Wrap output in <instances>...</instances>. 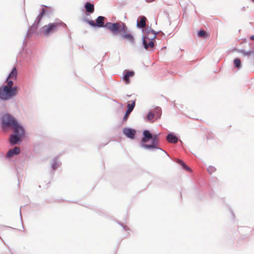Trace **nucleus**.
Listing matches in <instances>:
<instances>
[{
    "mask_svg": "<svg viewBox=\"0 0 254 254\" xmlns=\"http://www.w3.org/2000/svg\"><path fill=\"white\" fill-rule=\"evenodd\" d=\"M112 33L113 35H118L122 40H126L132 45L135 44L134 36L130 32L126 24L121 21L117 22Z\"/></svg>",
    "mask_w": 254,
    "mask_h": 254,
    "instance_id": "obj_1",
    "label": "nucleus"
},
{
    "mask_svg": "<svg viewBox=\"0 0 254 254\" xmlns=\"http://www.w3.org/2000/svg\"><path fill=\"white\" fill-rule=\"evenodd\" d=\"M12 130L13 132L9 135V143L12 145H19L22 140V138L25 136V129L24 127L18 122Z\"/></svg>",
    "mask_w": 254,
    "mask_h": 254,
    "instance_id": "obj_2",
    "label": "nucleus"
},
{
    "mask_svg": "<svg viewBox=\"0 0 254 254\" xmlns=\"http://www.w3.org/2000/svg\"><path fill=\"white\" fill-rule=\"evenodd\" d=\"M18 122L17 119L8 113H4L1 117L0 125L4 130H12Z\"/></svg>",
    "mask_w": 254,
    "mask_h": 254,
    "instance_id": "obj_3",
    "label": "nucleus"
},
{
    "mask_svg": "<svg viewBox=\"0 0 254 254\" xmlns=\"http://www.w3.org/2000/svg\"><path fill=\"white\" fill-rule=\"evenodd\" d=\"M59 27L65 28L66 27V25L62 21L59 20L58 22L51 23L48 25H44L42 27V30L43 32V34L45 36H48L54 32Z\"/></svg>",
    "mask_w": 254,
    "mask_h": 254,
    "instance_id": "obj_4",
    "label": "nucleus"
},
{
    "mask_svg": "<svg viewBox=\"0 0 254 254\" xmlns=\"http://www.w3.org/2000/svg\"><path fill=\"white\" fill-rule=\"evenodd\" d=\"M106 17L103 16H99L96 19V26L98 28H105V29L109 30L111 33L114 29L117 22H108L104 24V21Z\"/></svg>",
    "mask_w": 254,
    "mask_h": 254,
    "instance_id": "obj_5",
    "label": "nucleus"
},
{
    "mask_svg": "<svg viewBox=\"0 0 254 254\" xmlns=\"http://www.w3.org/2000/svg\"><path fill=\"white\" fill-rule=\"evenodd\" d=\"M159 133L156 134L154 133L152 138H151V143L150 144L145 145V147L144 149L145 150H153V149H160L162 151L164 152L167 155H169L164 150L160 148L158 146L159 144V139L158 136L159 135Z\"/></svg>",
    "mask_w": 254,
    "mask_h": 254,
    "instance_id": "obj_6",
    "label": "nucleus"
},
{
    "mask_svg": "<svg viewBox=\"0 0 254 254\" xmlns=\"http://www.w3.org/2000/svg\"><path fill=\"white\" fill-rule=\"evenodd\" d=\"M13 99L9 88L6 86H0V100L1 101H7Z\"/></svg>",
    "mask_w": 254,
    "mask_h": 254,
    "instance_id": "obj_7",
    "label": "nucleus"
},
{
    "mask_svg": "<svg viewBox=\"0 0 254 254\" xmlns=\"http://www.w3.org/2000/svg\"><path fill=\"white\" fill-rule=\"evenodd\" d=\"M153 134H152L150 130L144 129L142 132V136L141 138L140 142L139 143V145L140 147L144 149L145 145L149 140H150L152 138Z\"/></svg>",
    "mask_w": 254,
    "mask_h": 254,
    "instance_id": "obj_8",
    "label": "nucleus"
},
{
    "mask_svg": "<svg viewBox=\"0 0 254 254\" xmlns=\"http://www.w3.org/2000/svg\"><path fill=\"white\" fill-rule=\"evenodd\" d=\"M148 36L142 35V45L143 48L148 51L150 49H152L155 46L154 39H149Z\"/></svg>",
    "mask_w": 254,
    "mask_h": 254,
    "instance_id": "obj_9",
    "label": "nucleus"
},
{
    "mask_svg": "<svg viewBox=\"0 0 254 254\" xmlns=\"http://www.w3.org/2000/svg\"><path fill=\"white\" fill-rule=\"evenodd\" d=\"M142 32L144 33V36H148L149 37V39H155L156 38L157 35L158 33V32H156L151 27L147 26L145 28L142 29Z\"/></svg>",
    "mask_w": 254,
    "mask_h": 254,
    "instance_id": "obj_10",
    "label": "nucleus"
},
{
    "mask_svg": "<svg viewBox=\"0 0 254 254\" xmlns=\"http://www.w3.org/2000/svg\"><path fill=\"white\" fill-rule=\"evenodd\" d=\"M123 132L127 137L130 139H134L136 134V130L130 127H124Z\"/></svg>",
    "mask_w": 254,
    "mask_h": 254,
    "instance_id": "obj_11",
    "label": "nucleus"
},
{
    "mask_svg": "<svg viewBox=\"0 0 254 254\" xmlns=\"http://www.w3.org/2000/svg\"><path fill=\"white\" fill-rule=\"evenodd\" d=\"M39 23L40 22H38V21L35 20L33 25L28 28L25 36V38H30L33 34L36 33V31L38 29Z\"/></svg>",
    "mask_w": 254,
    "mask_h": 254,
    "instance_id": "obj_12",
    "label": "nucleus"
},
{
    "mask_svg": "<svg viewBox=\"0 0 254 254\" xmlns=\"http://www.w3.org/2000/svg\"><path fill=\"white\" fill-rule=\"evenodd\" d=\"M135 106V100L132 101L131 104H129V103L127 104V109L126 111L124 117L123 119V122H125V121H127V120L128 119V118L129 117L130 114L133 110Z\"/></svg>",
    "mask_w": 254,
    "mask_h": 254,
    "instance_id": "obj_13",
    "label": "nucleus"
},
{
    "mask_svg": "<svg viewBox=\"0 0 254 254\" xmlns=\"http://www.w3.org/2000/svg\"><path fill=\"white\" fill-rule=\"evenodd\" d=\"M21 150L17 146H14L13 148L10 149L7 151L5 158H10L14 156H17L20 153Z\"/></svg>",
    "mask_w": 254,
    "mask_h": 254,
    "instance_id": "obj_14",
    "label": "nucleus"
},
{
    "mask_svg": "<svg viewBox=\"0 0 254 254\" xmlns=\"http://www.w3.org/2000/svg\"><path fill=\"white\" fill-rule=\"evenodd\" d=\"M134 72L133 70L126 69L123 71V80L126 82V84L130 83V77L133 76Z\"/></svg>",
    "mask_w": 254,
    "mask_h": 254,
    "instance_id": "obj_15",
    "label": "nucleus"
},
{
    "mask_svg": "<svg viewBox=\"0 0 254 254\" xmlns=\"http://www.w3.org/2000/svg\"><path fill=\"white\" fill-rule=\"evenodd\" d=\"M147 18L144 16H140L138 17L136 21V27L142 29L145 27Z\"/></svg>",
    "mask_w": 254,
    "mask_h": 254,
    "instance_id": "obj_16",
    "label": "nucleus"
},
{
    "mask_svg": "<svg viewBox=\"0 0 254 254\" xmlns=\"http://www.w3.org/2000/svg\"><path fill=\"white\" fill-rule=\"evenodd\" d=\"M166 140L170 143H176L179 141V138L173 132L169 133L166 136Z\"/></svg>",
    "mask_w": 254,
    "mask_h": 254,
    "instance_id": "obj_17",
    "label": "nucleus"
},
{
    "mask_svg": "<svg viewBox=\"0 0 254 254\" xmlns=\"http://www.w3.org/2000/svg\"><path fill=\"white\" fill-rule=\"evenodd\" d=\"M84 7L86 12L89 14H92L94 11V5L89 1H87L85 3Z\"/></svg>",
    "mask_w": 254,
    "mask_h": 254,
    "instance_id": "obj_18",
    "label": "nucleus"
},
{
    "mask_svg": "<svg viewBox=\"0 0 254 254\" xmlns=\"http://www.w3.org/2000/svg\"><path fill=\"white\" fill-rule=\"evenodd\" d=\"M51 164L53 170H56L61 165V162L58 160V157H55L51 161Z\"/></svg>",
    "mask_w": 254,
    "mask_h": 254,
    "instance_id": "obj_19",
    "label": "nucleus"
},
{
    "mask_svg": "<svg viewBox=\"0 0 254 254\" xmlns=\"http://www.w3.org/2000/svg\"><path fill=\"white\" fill-rule=\"evenodd\" d=\"M17 76V69L15 67H13L7 77L10 79H16Z\"/></svg>",
    "mask_w": 254,
    "mask_h": 254,
    "instance_id": "obj_20",
    "label": "nucleus"
},
{
    "mask_svg": "<svg viewBox=\"0 0 254 254\" xmlns=\"http://www.w3.org/2000/svg\"><path fill=\"white\" fill-rule=\"evenodd\" d=\"M155 114L156 120L160 119L162 114V109L159 107H156L153 112Z\"/></svg>",
    "mask_w": 254,
    "mask_h": 254,
    "instance_id": "obj_21",
    "label": "nucleus"
},
{
    "mask_svg": "<svg viewBox=\"0 0 254 254\" xmlns=\"http://www.w3.org/2000/svg\"><path fill=\"white\" fill-rule=\"evenodd\" d=\"M233 64L234 67L238 69H241L242 66L241 61L239 58L234 59Z\"/></svg>",
    "mask_w": 254,
    "mask_h": 254,
    "instance_id": "obj_22",
    "label": "nucleus"
},
{
    "mask_svg": "<svg viewBox=\"0 0 254 254\" xmlns=\"http://www.w3.org/2000/svg\"><path fill=\"white\" fill-rule=\"evenodd\" d=\"M177 162L181 166L182 168L186 171H190V168L187 166L184 162H183L182 160L177 159Z\"/></svg>",
    "mask_w": 254,
    "mask_h": 254,
    "instance_id": "obj_23",
    "label": "nucleus"
},
{
    "mask_svg": "<svg viewBox=\"0 0 254 254\" xmlns=\"http://www.w3.org/2000/svg\"><path fill=\"white\" fill-rule=\"evenodd\" d=\"M155 117V114L153 112L150 111L146 115V120L150 123L153 122V119Z\"/></svg>",
    "mask_w": 254,
    "mask_h": 254,
    "instance_id": "obj_24",
    "label": "nucleus"
},
{
    "mask_svg": "<svg viewBox=\"0 0 254 254\" xmlns=\"http://www.w3.org/2000/svg\"><path fill=\"white\" fill-rule=\"evenodd\" d=\"M47 12V10H46L44 8H42L41 11L39 13V14H38V15L37 16V17H36V20L37 21H38V22H40L42 17H43V16L44 15H45L46 14Z\"/></svg>",
    "mask_w": 254,
    "mask_h": 254,
    "instance_id": "obj_25",
    "label": "nucleus"
},
{
    "mask_svg": "<svg viewBox=\"0 0 254 254\" xmlns=\"http://www.w3.org/2000/svg\"><path fill=\"white\" fill-rule=\"evenodd\" d=\"M10 93L13 97V98L15 97L17 95L18 91V87L17 86H12L10 88H9Z\"/></svg>",
    "mask_w": 254,
    "mask_h": 254,
    "instance_id": "obj_26",
    "label": "nucleus"
},
{
    "mask_svg": "<svg viewBox=\"0 0 254 254\" xmlns=\"http://www.w3.org/2000/svg\"><path fill=\"white\" fill-rule=\"evenodd\" d=\"M236 51H238L239 53H242L243 55L245 56H250L251 54H252V53H253V50H250L248 51H246L245 50L243 49H236Z\"/></svg>",
    "mask_w": 254,
    "mask_h": 254,
    "instance_id": "obj_27",
    "label": "nucleus"
},
{
    "mask_svg": "<svg viewBox=\"0 0 254 254\" xmlns=\"http://www.w3.org/2000/svg\"><path fill=\"white\" fill-rule=\"evenodd\" d=\"M197 36L199 37H203L206 38L207 36V33L204 30H200L197 32Z\"/></svg>",
    "mask_w": 254,
    "mask_h": 254,
    "instance_id": "obj_28",
    "label": "nucleus"
},
{
    "mask_svg": "<svg viewBox=\"0 0 254 254\" xmlns=\"http://www.w3.org/2000/svg\"><path fill=\"white\" fill-rule=\"evenodd\" d=\"M10 78L6 77L5 79L6 85L3 84V86H6L7 88H10L11 86H13V81L10 79Z\"/></svg>",
    "mask_w": 254,
    "mask_h": 254,
    "instance_id": "obj_29",
    "label": "nucleus"
},
{
    "mask_svg": "<svg viewBox=\"0 0 254 254\" xmlns=\"http://www.w3.org/2000/svg\"><path fill=\"white\" fill-rule=\"evenodd\" d=\"M216 170V168L212 166H209L207 168V171L209 174H212Z\"/></svg>",
    "mask_w": 254,
    "mask_h": 254,
    "instance_id": "obj_30",
    "label": "nucleus"
},
{
    "mask_svg": "<svg viewBox=\"0 0 254 254\" xmlns=\"http://www.w3.org/2000/svg\"><path fill=\"white\" fill-rule=\"evenodd\" d=\"M86 22L91 26L93 27H96V22H95L93 20H86Z\"/></svg>",
    "mask_w": 254,
    "mask_h": 254,
    "instance_id": "obj_31",
    "label": "nucleus"
},
{
    "mask_svg": "<svg viewBox=\"0 0 254 254\" xmlns=\"http://www.w3.org/2000/svg\"><path fill=\"white\" fill-rule=\"evenodd\" d=\"M119 224L125 230L127 231L129 230V228L127 226L124 225L123 223H119Z\"/></svg>",
    "mask_w": 254,
    "mask_h": 254,
    "instance_id": "obj_32",
    "label": "nucleus"
},
{
    "mask_svg": "<svg viewBox=\"0 0 254 254\" xmlns=\"http://www.w3.org/2000/svg\"><path fill=\"white\" fill-rule=\"evenodd\" d=\"M230 212H231V214H232V216L233 218V219H234V218H235V214H234V212L233 211V210H231H231H230Z\"/></svg>",
    "mask_w": 254,
    "mask_h": 254,
    "instance_id": "obj_33",
    "label": "nucleus"
},
{
    "mask_svg": "<svg viewBox=\"0 0 254 254\" xmlns=\"http://www.w3.org/2000/svg\"><path fill=\"white\" fill-rule=\"evenodd\" d=\"M27 44V42L26 41L25 39L23 40V46H25Z\"/></svg>",
    "mask_w": 254,
    "mask_h": 254,
    "instance_id": "obj_34",
    "label": "nucleus"
},
{
    "mask_svg": "<svg viewBox=\"0 0 254 254\" xmlns=\"http://www.w3.org/2000/svg\"><path fill=\"white\" fill-rule=\"evenodd\" d=\"M250 39L251 40H254V35L251 36L250 37Z\"/></svg>",
    "mask_w": 254,
    "mask_h": 254,
    "instance_id": "obj_35",
    "label": "nucleus"
},
{
    "mask_svg": "<svg viewBox=\"0 0 254 254\" xmlns=\"http://www.w3.org/2000/svg\"><path fill=\"white\" fill-rule=\"evenodd\" d=\"M21 207H22V206L20 207V210H19V213H20V217H21V219H22V216H21Z\"/></svg>",
    "mask_w": 254,
    "mask_h": 254,
    "instance_id": "obj_36",
    "label": "nucleus"
},
{
    "mask_svg": "<svg viewBox=\"0 0 254 254\" xmlns=\"http://www.w3.org/2000/svg\"><path fill=\"white\" fill-rule=\"evenodd\" d=\"M147 2H150L154 1V0H145Z\"/></svg>",
    "mask_w": 254,
    "mask_h": 254,
    "instance_id": "obj_37",
    "label": "nucleus"
},
{
    "mask_svg": "<svg viewBox=\"0 0 254 254\" xmlns=\"http://www.w3.org/2000/svg\"><path fill=\"white\" fill-rule=\"evenodd\" d=\"M249 45H250V46H252V45H254V44L253 42H250V43H249Z\"/></svg>",
    "mask_w": 254,
    "mask_h": 254,
    "instance_id": "obj_38",
    "label": "nucleus"
},
{
    "mask_svg": "<svg viewBox=\"0 0 254 254\" xmlns=\"http://www.w3.org/2000/svg\"><path fill=\"white\" fill-rule=\"evenodd\" d=\"M244 41H245V42H247V40H246V39H244Z\"/></svg>",
    "mask_w": 254,
    "mask_h": 254,
    "instance_id": "obj_39",
    "label": "nucleus"
},
{
    "mask_svg": "<svg viewBox=\"0 0 254 254\" xmlns=\"http://www.w3.org/2000/svg\"><path fill=\"white\" fill-rule=\"evenodd\" d=\"M252 0L254 2V0Z\"/></svg>",
    "mask_w": 254,
    "mask_h": 254,
    "instance_id": "obj_40",
    "label": "nucleus"
}]
</instances>
